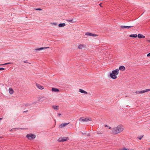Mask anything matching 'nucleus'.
Masks as SVG:
<instances>
[{
	"mask_svg": "<svg viewBox=\"0 0 150 150\" xmlns=\"http://www.w3.org/2000/svg\"><path fill=\"white\" fill-rule=\"evenodd\" d=\"M123 130V127L122 125H119L112 129V133L114 134H117L122 132Z\"/></svg>",
	"mask_w": 150,
	"mask_h": 150,
	"instance_id": "f257e3e1",
	"label": "nucleus"
},
{
	"mask_svg": "<svg viewBox=\"0 0 150 150\" xmlns=\"http://www.w3.org/2000/svg\"><path fill=\"white\" fill-rule=\"evenodd\" d=\"M119 70L118 69H117L115 70H113L112 71V73H111L110 74V77L113 79H115L117 78L116 75L118 74Z\"/></svg>",
	"mask_w": 150,
	"mask_h": 150,
	"instance_id": "f03ea898",
	"label": "nucleus"
},
{
	"mask_svg": "<svg viewBox=\"0 0 150 150\" xmlns=\"http://www.w3.org/2000/svg\"><path fill=\"white\" fill-rule=\"evenodd\" d=\"M26 137L29 140L33 139L35 137V135L33 134H28L26 135Z\"/></svg>",
	"mask_w": 150,
	"mask_h": 150,
	"instance_id": "7ed1b4c3",
	"label": "nucleus"
},
{
	"mask_svg": "<svg viewBox=\"0 0 150 150\" xmlns=\"http://www.w3.org/2000/svg\"><path fill=\"white\" fill-rule=\"evenodd\" d=\"M79 120L80 121H83V122H87L91 120V118H86L84 119H83V117H81L79 118Z\"/></svg>",
	"mask_w": 150,
	"mask_h": 150,
	"instance_id": "20e7f679",
	"label": "nucleus"
},
{
	"mask_svg": "<svg viewBox=\"0 0 150 150\" xmlns=\"http://www.w3.org/2000/svg\"><path fill=\"white\" fill-rule=\"evenodd\" d=\"M69 139L68 137H61L58 139V141L59 142H63L66 141Z\"/></svg>",
	"mask_w": 150,
	"mask_h": 150,
	"instance_id": "39448f33",
	"label": "nucleus"
},
{
	"mask_svg": "<svg viewBox=\"0 0 150 150\" xmlns=\"http://www.w3.org/2000/svg\"><path fill=\"white\" fill-rule=\"evenodd\" d=\"M150 91V89H146L143 90L142 91H138V92H137V94H139V93H144L145 92H148V91Z\"/></svg>",
	"mask_w": 150,
	"mask_h": 150,
	"instance_id": "423d86ee",
	"label": "nucleus"
},
{
	"mask_svg": "<svg viewBox=\"0 0 150 150\" xmlns=\"http://www.w3.org/2000/svg\"><path fill=\"white\" fill-rule=\"evenodd\" d=\"M85 35L88 36H93V37H95L97 36V35L95 34H92L89 32L86 33L85 34Z\"/></svg>",
	"mask_w": 150,
	"mask_h": 150,
	"instance_id": "0eeeda50",
	"label": "nucleus"
},
{
	"mask_svg": "<svg viewBox=\"0 0 150 150\" xmlns=\"http://www.w3.org/2000/svg\"><path fill=\"white\" fill-rule=\"evenodd\" d=\"M69 124V123H62L59 126V127L61 128H63Z\"/></svg>",
	"mask_w": 150,
	"mask_h": 150,
	"instance_id": "6e6552de",
	"label": "nucleus"
},
{
	"mask_svg": "<svg viewBox=\"0 0 150 150\" xmlns=\"http://www.w3.org/2000/svg\"><path fill=\"white\" fill-rule=\"evenodd\" d=\"M42 98H43L44 99V100L47 99L48 100H50V98H47L43 96V97H39V98H38V100H40L41 99H42Z\"/></svg>",
	"mask_w": 150,
	"mask_h": 150,
	"instance_id": "1a4fd4ad",
	"label": "nucleus"
},
{
	"mask_svg": "<svg viewBox=\"0 0 150 150\" xmlns=\"http://www.w3.org/2000/svg\"><path fill=\"white\" fill-rule=\"evenodd\" d=\"M134 27L133 26H123L122 25L120 26L121 28H125L127 29L130 28L132 27Z\"/></svg>",
	"mask_w": 150,
	"mask_h": 150,
	"instance_id": "9d476101",
	"label": "nucleus"
},
{
	"mask_svg": "<svg viewBox=\"0 0 150 150\" xmlns=\"http://www.w3.org/2000/svg\"><path fill=\"white\" fill-rule=\"evenodd\" d=\"M85 47V45L83 44H80L78 46V48L79 49H82L83 48H84Z\"/></svg>",
	"mask_w": 150,
	"mask_h": 150,
	"instance_id": "9b49d317",
	"label": "nucleus"
},
{
	"mask_svg": "<svg viewBox=\"0 0 150 150\" xmlns=\"http://www.w3.org/2000/svg\"><path fill=\"white\" fill-rule=\"evenodd\" d=\"M52 91L53 92H58L59 91V89L55 88H52Z\"/></svg>",
	"mask_w": 150,
	"mask_h": 150,
	"instance_id": "f8f14e48",
	"label": "nucleus"
},
{
	"mask_svg": "<svg viewBox=\"0 0 150 150\" xmlns=\"http://www.w3.org/2000/svg\"><path fill=\"white\" fill-rule=\"evenodd\" d=\"M121 71H124L125 69V67L123 66H121L119 68V69Z\"/></svg>",
	"mask_w": 150,
	"mask_h": 150,
	"instance_id": "ddd939ff",
	"label": "nucleus"
},
{
	"mask_svg": "<svg viewBox=\"0 0 150 150\" xmlns=\"http://www.w3.org/2000/svg\"><path fill=\"white\" fill-rule=\"evenodd\" d=\"M49 48V47H42L38 49H35V50L36 51H40L43 49L47 48Z\"/></svg>",
	"mask_w": 150,
	"mask_h": 150,
	"instance_id": "4468645a",
	"label": "nucleus"
},
{
	"mask_svg": "<svg viewBox=\"0 0 150 150\" xmlns=\"http://www.w3.org/2000/svg\"><path fill=\"white\" fill-rule=\"evenodd\" d=\"M36 85L37 87L40 89H43V87L41 86V85H40L39 84L36 83Z\"/></svg>",
	"mask_w": 150,
	"mask_h": 150,
	"instance_id": "2eb2a0df",
	"label": "nucleus"
},
{
	"mask_svg": "<svg viewBox=\"0 0 150 150\" xmlns=\"http://www.w3.org/2000/svg\"><path fill=\"white\" fill-rule=\"evenodd\" d=\"M79 91L82 93H83L86 94H87V93H88L87 92H86L85 91H84V90H82L81 89H79Z\"/></svg>",
	"mask_w": 150,
	"mask_h": 150,
	"instance_id": "dca6fc26",
	"label": "nucleus"
},
{
	"mask_svg": "<svg viewBox=\"0 0 150 150\" xmlns=\"http://www.w3.org/2000/svg\"><path fill=\"white\" fill-rule=\"evenodd\" d=\"M9 91L11 94H12L14 92V91L12 88H9Z\"/></svg>",
	"mask_w": 150,
	"mask_h": 150,
	"instance_id": "f3484780",
	"label": "nucleus"
},
{
	"mask_svg": "<svg viewBox=\"0 0 150 150\" xmlns=\"http://www.w3.org/2000/svg\"><path fill=\"white\" fill-rule=\"evenodd\" d=\"M137 36L139 38H145V36H144L141 34H139Z\"/></svg>",
	"mask_w": 150,
	"mask_h": 150,
	"instance_id": "a211bd4d",
	"label": "nucleus"
},
{
	"mask_svg": "<svg viewBox=\"0 0 150 150\" xmlns=\"http://www.w3.org/2000/svg\"><path fill=\"white\" fill-rule=\"evenodd\" d=\"M66 25V24L65 23H62L59 24V26L60 27H64Z\"/></svg>",
	"mask_w": 150,
	"mask_h": 150,
	"instance_id": "6ab92c4d",
	"label": "nucleus"
},
{
	"mask_svg": "<svg viewBox=\"0 0 150 150\" xmlns=\"http://www.w3.org/2000/svg\"><path fill=\"white\" fill-rule=\"evenodd\" d=\"M131 37L136 38L137 36V35L136 34H131L129 35Z\"/></svg>",
	"mask_w": 150,
	"mask_h": 150,
	"instance_id": "aec40b11",
	"label": "nucleus"
},
{
	"mask_svg": "<svg viewBox=\"0 0 150 150\" xmlns=\"http://www.w3.org/2000/svg\"><path fill=\"white\" fill-rule=\"evenodd\" d=\"M58 106L53 105L52 106V108L54 110H57L58 108Z\"/></svg>",
	"mask_w": 150,
	"mask_h": 150,
	"instance_id": "412c9836",
	"label": "nucleus"
},
{
	"mask_svg": "<svg viewBox=\"0 0 150 150\" xmlns=\"http://www.w3.org/2000/svg\"><path fill=\"white\" fill-rule=\"evenodd\" d=\"M32 105L31 103H27L25 104V107H28L29 106L31 105Z\"/></svg>",
	"mask_w": 150,
	"mask_h": 150,
	"instance_id": "4be33fe9",
	"label": "nucleus"
},
{
	"mask_svg": "<svg viewBox=\"0 0 150 150\" xmlns=\"http://www.w3.org/2000/svg\"><path fill=\"white\" fill-rule=\"evenodd\" d=\"M20 129H22V128H14L15 130H20Z\"/></svg>",
	"mask_w": 150,
	"mask_h": 150,
	"instance_id": "5701e85b",
	"label": "nucleus"
},
{
	"mask_svg": "<svg viewBox=\"0 0 150 150\" xmlns=\"http://www.w3.org/2000/svg\"><path fill=\"white\" fill-rule=\"evenodd\" d=\"M11 64V63L9 62V63H6L4 64H1L0 65H7L8 64Z\"/></svg>",
	"mask_w": 150,
	"mask_h": 150,
	"instance_id": "b1692460",
	"label": "nucleus"
},
{
	"mask_svg": "<svg viewBox=\"0 0 150 150\" xmlns=\"http://www.w3.org/2000/svg\"><path fill=\"white\" fill-rule=\"evenodd\" d=\"M39 102V100H38V101H36V102H34L32 104H35L38 103Z\"/></svg>",
	"mask_w": 150,
	"mask_h": 150,
	"instance_id": "393cba45",
	"label": "nucleus"
},
{
	"mask_svg": "<svg viewBox=\"0 0 150 150\" xmlns=\"http://www.w3.org/2000/svg\"><path fill=\"white\" fill-rule=\"evenodd\" d=\"M67 21L69 22H72V20L71 19H68L67 20Z\"/></svg>",
	"mask_w": 150,
	"mask_h": 150,
	"instance_id": "a878e982",
	"label": "nucleus"
},
{
	"mask_svg": "<svg viewBox=\"0 0 150 150\" xmlns=\"http://www.w3.org/2000/svg\"><path fill=\"white\" fill-rule=\"evenodd\" d=\"M143 137V136L139 137L138 138V139L140 140L142 139V138Z\"/></svg>",
	"mask_w": 150,
	"mask_h": 150,
	"instance_id": "bb28decb",
	"label": "nucleus"
},
{
	"mask_svg": "<svg viewBox=\"0 0 150 150\" xmlns=\"http://www.w3.org/2000/svg\"><path fill=\"white\" fill-rule=\"evenodd\" d=\"M37 10H39V11H41L42 10V9L40 8H38L36 9Z\"/></svg>",
	"mask_w": 150,
	"mask_h": 150,
	"instance_id": "cd10ccee",
	"label": "nucleus"
},
{
	"mask_svg": "<svg viewBox=\"0 0 150 150\" xmlns=\"http://www.w3.org/2000/svg\"><path fill=\"white\" fill-rule=\"evenodd\" d=\"M5 69L4 68H0V70H3Z\"/></svg>",
	"mask_w": 150,
	"mask_h": 150,
	"instance_id": "c85d7f7f",
	"label": "nucleus"
},
{
	"mask_svg": "<svg viewBox=\"0 0 150 150\" xmlns=\"http://www.w3.org/2000/svg\"><path fill=\"white\" fill-rule=\"evenodd\" d=\"M147 57H150V53H148V54H147Z\"/></svg>",
	"mask_w": 150,
	"mask_h": 150,
	"instance_id": "c756f323",
	"label": "nucleus"
},
{
	"mask_svg": "<svg viewBox=\"0 0 150 150\" xmlns=\"http://www.w3.org/2000/svg\"><path fill=\"white\" fill-rule=\"evenodd\" d=\"M13 130H15V129H14V128L11 129L10 130V131H13Z\"/></svg>",
	"mask_w": 150,
	"mask_h": 150,
	"instance_id": "7c9ffc66",
	"label": "nucleus"
},
{
	"mask_svg": "<svg viewBox=\"0 0 150 150\" xmlns=\"http://www.w3.org/2000/svg\"><path fill=\"white\" fill-rule=\"evenodd\" d=\"M53 24L54 25H57V24L56 23H53Z\"/></svg>",
	"mask_w": 150,
	"mask_h": 150,
	"instance_id": "2f4dec72",
	"label": "nucleus"
},
{
	"mask_svg": "<svg viewBox=\"0 0 150 150\" xmlns=\"http://www.w3.org/2000/svg\"><path fill=\"white\" fill-rule=\"evenodd\" d=\"M124 150H129V149H126L125 148H124Z\"/></svg>",
	"mask_w": 150,
	"mask_h": 150,
	"instance_id": "473e14b6",
	"label": "nucleus"
},
{
	"mask_svg": "<svg viewBox=\"0 0 150 150\" xmlns=\"http://www.w3.org/2000/svg\"><path fill=\"white\" fill-rule=\"evenodd\" d=\"M24 63H28V62H27V60H26V61H24Z\"/></svg>",
	"mask_w": 150,
	"mask_h": 150,
	"instance_id": "72a5a7b5",
	"label": "nucleus"
},
{
	"mask_svg": "<svg viewBox=\"0 0 150 150\" xmlns=\"http://www.w3.org/2000/svg\"><path fill=\"white\" fill-rule=\"evenodd\" d=\"M58 116H60L61 115V114L60 113H58Z\"/></svg>",
	"mask_w": 150,
	"mask_h": 150,
	"instance_id": "f704fd0d",
	"label": "nucleus"
},
{
	"mask_svg": "<svg viewBox=\"0 0 150 150\" xmlns=\"http://www.w3.org/2000/svg\"><path fill=\"white\" fill-rule=\"evenodd\" d=\"M28 110H26V111H23V112H28Z\"/></svg>",
	"mask_w": 150,
	"mask_h": 150,
	"instance_id": "c9c22d12",
	"label": "nucleus"
},
{
	"mask_svg": "<svg viewBox=\"0 0 150 150\" xmlns=\"http://www.w3.org/2000/svg\"><path fill=\"white\" fill-rule=\"evenodd\" d=\"M105 127H107V126H107V125H105Z\"/></svg>",
	"mask_w": 150,
	"mask_h": 150,
	"instance_id": "e433bc0d",
	"label": "nucleus"
},
{
	"mask_svg": "<svg viewBox=\"0 0 150 150\" xmlns=\"http://www.w3.org/2000/svg\"><path fill=\"white\" fill-rule=\"evenodd\" d=\"M109 129H110L111 128V127H109Z\"/></svg>",
	"mask_w": 150,
	"mask_h": 150,
	"instance_id": "4c0bfd02",
	"label": "nucleus"
},
{
	"mask_svg": "<svg viewBox=\"0 0 150 150\" xmlns=\"http://www.w3.org/2000/svg\"><path fill=\"white\" fill-rule=\"evenodd\" d=\"M120 150H124V148L123 149H120Z\"/></svg>",
	"mask_w": 150,
	"mask_h": 150,
	"instance_id": "58836bf2",
	"label": "nucleus"
},
{
	"mask_svg": "<svg viewBox=\"0 0 150 150\" xmlns=\"http://www.w3.org/2000/svg\"><path fill=\"white\" fill-rule=\"evenodd\" d=\"M149 149L150 150V148H149Z\"/></svg>",
	"mask_w": 150,
	"mask_h": 150,
	"instance_id": "ea45409f",
	"label": "nucleus"
},
{
	"mask_svg": "<svg viewBox=\"0 0 150 150\" xmlns=\"http://www.w3.org/2000/svg\"><path fill=\"white\" fill-rule=\"evenodd\" d=\"M1 119H2V118H0V120Z\"/></svg>",
	"mask_w": 150,
	"mask_h": 150,
	"instance_id": "a19ab883",
	"label": "nucleus"
}]
</instances>
